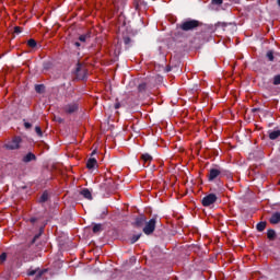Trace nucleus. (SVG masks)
<instances>
[{
    "label": "nucleus",
    "mask_w": 280,
    "mask_h": 280,
    "mask_svg": "<svg viewBox=\"0 0 280 280\" xmlns=\"http://www.w3.org/2000/svg\"><path fill=\"white\" fill-rule=\"evenodd\" d=\"M202 25H205L202 22L188 18L176 24V27L182 32H196L197 30H200Z\"/></svg>",
    "instance_id": "1"
},
{
    "label": "nucleus",
    "mask_w": 280,
    "mask_h": 280,
    "mask_svg": "<svg viewBox=\"0 0 280 280\" xmlns=\"http://www.w3.org/2000/svg\"><path fill=\"white\" fill-rule=\"evenodd\" d=\"M75 80H86L89 78V70L86 69V66L82 62H78L75 65V69L73 71Z\"/></svg>",
    "instance_id": "2"
},
{
    "label": "nucleus",
    "mask_w": 280,
    "mask_h": 280,
    "mask_svg": "<svg viewBox=\"0 0 280 280\" xmlns=\"http://www.w3.org/2000/svg\"><path fill=\"white\" fill-rule=\"evenodd\" d=\"M155 230H156V215L153 217L148 222L145 221L144 228L142 231H143L144 235H152V233H154Z\"/></svg>",
    "instance_id": "3"
},
{
    "label": "nucleus",
    "mask_w": 280,
    "mask_h": 280,
    "mask_svg": "<svg viewBox=\"0 0 280 280\" xmlns=\"http://www.w3.org/2000/svg\"><path fill=\"white\" fill-rule=\"evenodd\" d=\"M215 202H218V195L213 192L205 196L201 200L202 207H211V205H215Z\"/></svg>",
    "instance_id": "4"
},
{
    "label": "nucleus",
    "mask_w": 280,
    "mask_h": 280,
    "mask_svg": "<svg viewBox=\"0 0 280 280\" xmlns=\"http://www.w3.org/2000/svg\"><path fill=\"white\" fill-rule=\"evenodd\" d=\"M5 150H19L21 148V137H14L4 144Z\"/></svg>",
    "instance_id": "5"
},
{
    "label": "nucleus",
    "mask_w": 280,
    "mask_h": 280,
    "mask_svg": "<svg viewBox=\"0 0 280 280\" xmlns=\"http://www.w3.org/2000/svg\"><path fill=\"white\" fill-rule=\"evenodd\" d=\"M79 108H80V105L75 102H72L70 104H67L63 107V110L65 113H67V115H73V113H78Z\"/></svg>",
    "instance_id": "6"
},
{
    "label": "nucleus",
    "mask_w": 280,
    "mask_h": 280,
    "mask_svg": "<svg viewBox=\"0 0 280 280\" xmlns=\"http://www.w3.org/2000/svg\"><path fill=\"white\" fill-rule=\"evenodd\" d=\"M219 176H222V171L218 168H210L208 174V180L211 183L215 180Z\"/></svg>",
    "instance_id": "7"
},
{
    "label": "nucleus",
    "mask_w": 280,
    "mask_h": 280,
    "mask_svg": "<svg viewBox=\"0 0 280 280\" xmlns=\"http://www.w3.org/2000/svg\"><path fill=\"white\" fill-rule=\"evenodd\" d=\"M46 272H47V270L34 269V270L28 271V277H34L35 276V279L38 280Z\"/></svg>",
    "instance_id": "8"
},
{
    "label": "nucleus",
    "mask_w": 280,
    "mask_h": 280,
    "mask_svg": "<svg viewBox=\"0 0 280 280\" xmlns=\"http://www.w3.org/2000/svg\"><path fill=\"white\" fill-rule=\"evenodd\" d=\"M145 222H148V219L145 218V215L141 214L136 218L135 225L140 229L141 226L145 225Z\"/></svg>",
    "instance_id": "9"
},
{
    "label": "nucleus",
    "mask_w": 280,
    "mask_h": 280,
    "mask_svg": "<svg viewBox=\"0 0 280 280\" xmlns=\"http://www.w3.org/2000/svg\"><path fill=\"white\" fill-rule=\"evenodd\" d=\"M80 195L85 198V200H93V194H91V190L89 188H83L80 191Z\"/></svg>",
    "instance_id": "10"
},
{
    "label": "nucleus",
    "mask_w": 280,
    "mask_h": 280,
    "mask_svg": "<svg viewBox=\"0 0 280 280\" xmlns=\"http://www.w3.org/2000/svg\"><path fill=\"white\" fill-rule=\"evenodd\" d=\"M106 191H115V180L107 179L104 184Z\"/></svg>",
    "instance_id": "11"
},
{
    "label": "nucleus",
    "mask_w": 280,
    "mask_h": 280,
    "mask_svg": "<svg viewBox=\"0 0 280 280\" xmlns=\"http://www.w3.org/2000/svg\"><path fill=\"white\" fill-rule=\"evenodd\" d=\"M23 163H32V161H36V154L28 152L23 159Z\"/></svg>",
    "instance_id": "12"
},
{
    "label": "nucleus",
    "mask_w": 280,
    "mask_h": 280,
    "mask_svg": "<svg viewBox=\"0 0 280 280\" xmlns=\"http://www.w3.org/2000/svg\"><path fill=\"white\" fill-rule=\"evenodd\" d=\"M88 170H94L97 167V160L95 158H90L86 162Z\"/></svg>",
    "instance_id": "13"
},
{
    "label": "nucleus",
    "mask_w": 280,
    "mask_h": 280,
    "mask_svg": "<svg viewBox=\"0 0 280 280\" xmlns=\"http://www.w3.org/2000/svg\"><path fill=\"white\" fill-rule=\"evenodd\" d=\"M270 224H279L280 222V212H273L269 219Z\"/></svg>",
    "instance_id": "14"
},
{
    "label": "nucleus",
    "mask_w": 280,
    "mask_h": 280,
    "mask_svg": "<svg viewBox=\"0 0 280 280\" xmlns=\"http://www.w3.org/2000/svg\"><path fill=\"white\" fill-rule=\"evenodd\" d=\"M141 161H143L144 165H150V163L153 161V158L150 155V153H143L141 155Z\"/></svg>",
    "instance_id": "15"
},
{
    "label": "nucleus",
    "mask_w": 280,
    "mask_h": 280,
    "mask_svg": "<svg viewBox=\"0 0 280 280\" xmlns=\"http://www.w3.org/2000/svg\"><path fill=\"white\" fill-rule=\"evenodd\" d=\"M267 237L270 240V242H275V240H277V232L272 229L268 230Z\"/></svg>",
    "instance_id": "16"
},
{
    "label": "nucleus",
    "mask_w": 280,
    "mask_h": 280,
    "mask_svg": "<svg viewBox=\"0 0 280 280\" xmlns=\"http://www.w3.org/2000/svg\"><path fill=\"white\" fill-rule=\"evenodd\" d=\"M279 137H280V130L269 131V139L271 141L279 139Z\"/></svg>",
    "instance_id": "17"
},
{
    "label": "nucleus",
    "mask_w": 280,
    "mask_h": 280,
    "mask_svg": "<svg viewBox=\"0 0 280 280\" xmlns=\"http://www.w3.org/2000/svg\"><path fill=\"white\" fill-rule=\"evenodd\" d=\"M43 231H45V228L39 229V233L33 237L30 246H34V244H36L37 240L43 235Z\"/></svg>",
    "instance_id": "18"
},
{
    "label": "nucleus",
    "mask_w": 280,
    "mask_h": 280,
    "mask_svg": "<svg viewBox=\"0 0 280 280\" xmlns=\"http://www.w3.org/2000/svg\"><path fill=\"white\" fill-rule=\"evenodd\" d=\"M266 225H267L266 221H261L256 225V229L257 231H259V233H261L266 231Z\"/></svg>",
    "instance_id": "19"
},
{
    "label": "nucleus",
    "mask_w": 280,
    "mask_h": 280,
    "mask_svg": "<svg viewBox=\"0 0 280 280\" xmlns=\"http://www.w3.org/2000/svg\"><path fill=\"white\" fill-rule=\"evenodd\" d=\"M93 233L97 234V233H102L103 229H102V223H95L92 228Z\"/></svg>",
    "instance_id": "20"
},
{
    "label": "nucleus",
    "mask_w": 280,
    "mask_h": 280,
    "mask_svg": "<svg viewBox=\"0 0 280 280\" xmlns=\"http://www.w3.org/2000/svg\"><path fill=\"white\" fill-rule=\"evenodd\" d=\"M47 200H49V194L47 191H44L39 198V202H47Z\"/></svg>",
    "instance_id": "21"
},
{
    "label": "nucleus",
    "mask_w": 280,
    "mask_h": 280,
    "mask_svg": "<svg viewBox=\"0 0 280 280\" xmlns=\"http://www.w3.org/2000/svg\"><path fill=\"white\" fill-rule=\"evenodd\" d=\"M139 240H141V233H140V234H135V235L130 238V244H137V242H139Z\"/></svg>",
    "instance_id": "22"
},
{
    "label": "nucleus",
    "mask_w": 280,
    "mask_h": 280,
    "mask_svg": "<svg viewBox=\"0 0 280 280\" xmlns=\"http://www.w3.org/2000/svg\"><path fill=\"white\" fill-rule=\"evenodd\" d=\"M266 57L268 58L269 62H275V52L272 50L267 51Z\"/></svg>",
    "instance_id": "23"
},
{
    "label": "nucleus",
    "mask_w": 280,
    "mask_h": 280,
    "mask_svg": "<svg viewBox=\"0 0 280 280\" xmlns=\"http://www.w3.org/2000/svg\"><path fill=\"white\" fill-rule=\"evenodd\" d=\"M36 93H45V85L43 84H36L35 85Z\"/></svg>",
    "instance_id": "24"
},
{
    "label": "nucleus",
    "mask_w": 280,
    "mask_h": 280,
    "mask_svg": "<svg viewBox=\"0 0 280 280\" xmlns=\"http://www.w3.org/2000/svg\"><path fill=\"white\" fill-rule=\"evenodd\" d=\"M51 67H52L51 61H46L43 63L44 71H49V69H51Z\"/></svg>",
    "instance_id": "25"
},
{
    "label": "nucleus",
    "mask_w": 280,
    "mask_h": 280,
    "mask_svg": "<svg viewBox=\"0 0 280 280\" xmlns=\"http://www.w3.org/2000/svg\"><path fill=\"white\" fill-rule=\"evenodd\" d=\"M272 84H273L275 86H279V84H280V74H277V75L273 77V82H272Z\"/></svg>",
    "instance_id": "26"
},
{
    "label": "nucleus",
    "mask_w": 280,
    "mask_h": 280,
    "mask_svg": "<svg viewBox=\"0 0 280 280\" xmlns=\"http://www.w3.org/2000/svg\"><path fill=\"white\" fill-rule=\"evenodd\" d=\"M148 88V85L145 83H141L138 85V91L139 93H144L145 89Z\"/></svg>",
    "instance_id": "27"
},
{
    "label": "nucleus",
    "mask_w": 280,
    "mask_h": 280,
    "mask_svg": "<svg viewBox=\"0 0 280 280\" xmlns=\"http://www.w3.org/2000/svg\"><path fill=\"white\" fill-rule=\"evenodd\" d=\"M27 45L32 48V49H34V47H36V45H37V43L35 42V39H28L27 40Z\"/></svg>",
    "instance_id": "28"
},
{
    "label": "nucleus",
    "mask_w": 280,
    "mask_h": 280,
    "mask_svg": "<svg viewBox=\"0 0 280 280\" xmlns=\"http://www.w3.org/2000/svg\"><path fill=\"white\" fill-rule=\"evenodd\" d=\"M88 38H90L89 35H80V36H79L80 43H86V39H88Z\"/></svg>",
    "instance_id": "29"
},
{
    "label": "nucleus",
    "mask_w": 280,
    "mask_h": 280,
    "mask_svg": "<svg viewBox=\"0 0 280 280\" xmlns=\"http://www.w3.org/2000/svg\"><path fill=\"white\" fill-rule=\"evenodd\" d=\"M5 259H8V254L7 253H2L0 255V264H3V261H5Z\"/></svg>",
    "instance_id": "30"
},
{
    "label": "nucleus",
    "mask_w": 280,
    "mask_h": 280,
    "mask_svg": "<svg viewBox=\"0 0 280 280\" xmlns=\"http://www.w3.org/2000/svg\"><path fill=\"white\" fill-rule=\"evenodd\" d=\"M35 132H36V135H38L39 137H43V129H40V127L36 126V127H35Z\"/></svg>",
    "instance_id": "31"
},
{
    "label": "nucleus",
    "mask_w": 280,
    "mask_h": 280,
    "mask_svg": "<svg viewBox=\"0 0 280 280\" xmlns=\"http://www.w3.org/2000/svg\"><path fill=\"white\" fill-rule=\"evenodd\" d=\"M212 5H222L223 0H211Z\"/></svg>",
    "instance_id": "32"
},
{
    "label": "nucleus",
    "mask_w": 280,
    "mask_h": 280,
    "mask_svg": "<svg viewBox=\"0 0 280 280\" xmlns=\"http://www.w3.org/2000/svg\"><path fill=\"white\" fill-rule=\"evenodd\" d=\"M28 222H31V224H36V222H38V218L36 217H32Z\"/></svg>",
    "instance_id": "33"
},
{
    "label": "nucleus",
    "mask_w": 280,
    "mask_h": 280,
    "mask_svg": "<svg viewBox=\"0 0 280 280\" xmlns=\"http://www.w3.org/2000/svg\"><path fill=\"white\" fill-rule=\"evenodd\" d=\"M21 32H23V28H21L20 26L14 27V34H21Z\"/></svg>",
    "instance_id": "34"
},
{
    "label": "nucleus",
    "mask_w": 280,
    "mask_h": 280,
    "mask_svg": "<svg viewBox=\"0 0 280 280\" xmlns=\"http://www.w3.org/2000/svg\"><path fill=\"white\" fill-rule=\"evenodd\" d=\"M124 43H125L126 45H130V43H131L130 37H128V36L124 37Z\"/></svg>",
    "instance_id": "35"
},
{
    "label": "nucleus",
    "mask_w": 280,
    "mask_h": 280,
    "mask_svg": "<svg viewBox=\"0 0 280 280\" xmlns=\"http://www.w3.org/2000/svg\"><path fill=\"white\" fill-rule=\"evenodd\" d=\"M24 128L26 130H30V128H32V124L31 122H24Z\"/></svg>",
    "instance_id": "36"
},
{
    "label": "nucleus",
    "mask_w": 280,
    "mask_h": 280,
    "mask_svg": "<svg viewBox=\"0 0 280 280\" xmlns=\"http://www.w3.org/2000/svg\"><path fill=\"white\" fill-rule=\"evenodd\" d=\"M114 108H115L116 110L119 109V108H121V104H120V103H115Z\"/></svg>",
    "instance_id": "37"
},
{
    "label": "nucleus",
    "mask_w": 280,
    "mask_h": 280,
    "mask_svg": "<svg viewBox=\"0 0 280 280\" xmlns=\"http://www.w3.org/2000/svg\"><path fill=\"white\" fill-rule=\"evenodd\" d=\"M56 121H58V124H65V119H62L60 117L56 118Z\"/></svg>",
    "instance_id": "38"
},
{
    "label": "nucleus",
    "mask_w": 280,
    "mask_h": 280,
    "mask_svg": "<svg viewBox=\"0 0 280 280\" xmlns=\"http://www.w3.org/2000/svg\"><path fill=\"white\" fill-rule=\"evenodd\" d=\"M80 45H81L80 42H75V43H74V46H75V47H80Z\"/></svg>",
    "instance_id": "39"
},
{
    "label": "nucleus",
    "mask_w": 280,
    "mask_h": 280,
    "mask_svg": "<svg viewBox=\"0 0 280 280\" xmlns=\"http://www.w3.org/2000/svg\"><path fill=\"white\" fill-rule=\"evenodd\" d=\"M96 153H97V151L94 150V151L92 152V156H93V154H96Z\"/></svg>",
    "instance_id": "40"
},
{
    "label": "nucleus",
    "mask_w": 280,
    "mask_h": 280,
    "mask_svg": "<svg viewBox=\"0 0 280 280\" xmlns=\"http://www.w3.org/2000/svg\"><path fill=\"white\" fill-rule=\"evenodd\" d=\"M278 5H279V8H280V0H278Z\"/></svg>",
    "instance_id": "41"
},
{
    "label": "nucleus",
    "mask_w": 280,
    "mask_h": 280,
    "mask_svg": "<svg viewBox=\"0 0 280 280\" xmlns=\"http://www.w3.org/2000/svg\"><path fill=\"white\" fill-rule=\"evenodd\" d=\"M278 183H279V185H280V179H279V182H278Z\"/></svg>",
    "instance_id": "42"
}]
</instances>
